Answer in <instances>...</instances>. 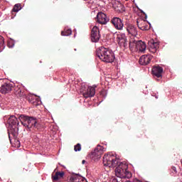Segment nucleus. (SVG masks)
I'll return each mask as SVG.
<instances>
[{
    "instance_id": "obj_30",
    "label": "nucleus",
    "mask_w": 182,
    "mask_h": 182,
    "mask_svg": "<svg viewBox=\"0 0 182 182\" xmlns=\"http://www.w3.org/2000/svg\"><path fill=\"white\" fill-rule=\"evenodd\" d=\"M74 150L75 151H80V150H82V145H80V144H77L74 146Z\"/></svg>"
},
{
    "instance_id": "obj_32",
    "label": "nucleus",
    "mask_w": 182,
    "mask_h": 182,
    "mask_svg": "<svg viewBox=\"0 0 182 182\" xmlns=\"http://www.w3.org/2000/svg\"><path fill=\"white\" fill-rule=\"evenodd\" d=\"M109 182H119V180H117V178L112 176L110 179H109Z\"/></svg>"
},
{
    "instance_id": "obj_7",
    "label": "nucleus",
    "mask_w": 182,
    "mask_h": 182,
    "mask_svg": "<svg viewBox=\"0 0 182 182\" xmlns=\"http://www.w3.org/2000/svg\"><path fill=\"white\" fill-rule=\"evenodd\" d=\"M104 151H106V149L102 145H97V147L92 151L90 154V158L94 161H97L102 157Z\"/></svg>"
},
{
    "instance_id": "obj_21",
    "label": "nucleus",
    "mask_w": 182,
    "mask_h": 182,
    "mask_svg": "<svg viewBox=\"0 0 182 182\" xmlns=\"http://www.w3.org/2000/svg\"><path fill=\"white\" fill-rule=\"evenodd\" d=\"M113 8L115 11H118V12H124V6L122 4V3L117 1L113 4Z\"/></svg>"
},
{
    "instance_id": "obj_9",
    "label": "nucleus",
    "mask_w": 182,
    "mask_h": 182,
    "mask_svg": "<svg viewBox=\"0 0 182 182\" xmlns=\"http://www.w3.org/2000/svg\"><path fill=\"white\" fill-rule=\"evenodd\" d=\"M90 39L92 43H97L100 41V31L96 26L91 30Z\"/></svg>"
},
{
    "instance_id": "obj_1",
    "label": "nucleus",
    "mask_w": 182,
    "mask_h": 182,
    "mask_svg": "<svg viewBox=\"0 0 182 182\" xmlns=\"http://www.w3.org/2000/svg\"><path fill=\"white\" fill-rule=\"evenodd\" d=\"M21 124L26 128L27 132H41L43 126L36 117L21 114L19 117Z\"/></svg>"
},
{
    "instance_id": "obj_20",
    "label": "nucleus",
    "mask_w": 182,
    "mask_h": 182,
    "mask_svg": "<svg viewBox=\"0 0 182 182\" xmlns=\"http://www.w3.org/2000/svg\"><path fill=\"white\" fill-rule=\"evenodd\" d=\"M136 23L139 29L141 31H149L150 29V26L145 21H142L140 23H139V21H136Z\"/></svg>"
},
{
    "instance_id": "obj_27",
    "label": "nucleus",
    "mask_w": 182,
    "mask_h": 182,
    "mask_svg": "<svg viewBox=\"0 0 182 182\" xmlns=\"http://www.w3.org/2000/svg\"><path fill=\"white\" fill-rule=\"evenodd\" d=\"M171 176H176L177 175V168L176 166H171L170 169Z\"/></svg>"
},
{
    "instance_id": "obj_3",
    "label": "nucleus",
    "mask_w": 182,
    "mask_h": 182,
    "mask_svg": "<svg viewBox=\"0 0 182 182\" xmlns=\"http://www.w3.org/2000/svg\"><path fill=\"white\" fill-rule=\"evenodd\" d=\"M115 175L119 178H132V172L129 171V166L124 162H118L115 166Z\"/></svg>"
},
{
    "instance_id": "obj_11",
    "label": "nucleus",
    "mask_w": 182,
    "mask_h": 182,
    "mask_svg": "<svg viewBox=\"0 0 182 182\" xmlns=\"http://www.w3.org/2000/svg\"><path fill=\"white\" fill-rule=\"evenodd\" d=\"M110 19L107 18V15L106 14L100 11L97 14V21L98 23H100V25H106L107 22H109Z\"/></svg>"
},
{
    "instance_id": "obj_19",
    "label": "nucleus",
    "mask_w": 182,
    "mask_h": 182,
    "mask_svg": "<svg viewBox=\"0 0 182 182\" xmlns=\"http://www.w3.org/2000/svg\"><path fill=\"white\" fill-rule=\"evenodd\" d=\"M70 181H71V182H87V181L85 178V177L80 176V174L73 175L70 178Z\"/></svg>"
},
{
    "instance_id": "obj_29",
    "label": "nucleus",
    "mask_w": 182,
    "mask_h": 182,
    "mask_svg": "<svg viewBox=\"0 0 182 182\" xmlns=\"http://www.w3.org/2000/svg\"><path fill=\"white\" fill-rule=\"evenodd\" d=\"M100 95L102 97H105L107 96V91L106 90H102L101 92H100Z\"/></svg>"
},
{
    "instance_id": "obj_10",
    "label": "nucleus",
    "mask_w": 182,
    "mask_h": 182,
    "mask_svg": "<svg viewBox=\"0 0 182 182\" xmlns=\"http://www.w3.org/2000/svg\"><path fill=\"white\" fill-rule=\"evenodd\" d=\"M111 23L113 25L114 28L117 29V31H123V27L124 26V23H123V19L119 17L114 16L111 21Z\"/></svg>"
},
{
    "instance_id": "obj_26",
    "label": "nucleus",
    "mask_w": 182,
    "mask_h": 182,
    "mask_svg": "<svg viewBox=\"0 0 182 182\" xmlns=\"http://www.w3.org/2000/svg\"><path fill=\"white\" fill-rule=\"evenodd\" d=\"M22 9V4H16L14 5L11 12H19Z\"/></svg>"
},
{
    "instance_id": "obj_5",
    "label": "nucleus",
    "mask_w": 182,
    "mask_h": 182,
    "mask_svg": "<svg viewBox=\"0 0 182 182\" xmlns=\"http://www.w3.org/2000/svg\"><path fill=\"white\" fill-rule=\"evenodd\" d=\"M103 164L105 167L114 168L119 164V159L112 153H109L104 156Z\"/></svg>"
},
{
    "instance_id": "obj_23",
    "label": "nucleus",
    "mask_w": 182,
    "mask_h": 182,
    "mask_svg": "<svg viewBox=\"0 0 182 182\" xmlns=\"http://www.w3.org/2000/svg\"><path fill=\"white\" fill-rule=\"evenodd\" d=\"M65 176V172L63 171H57L55 176H52L53 181H58L60 178H63Z\"/></svg>"
},
{
    "instance_id": "obj_22",
    "label": "nucleus",
    "mask_w": 182,
    "mask_h": 182,
    "mask_svg": "<svg viewBox=\"0 0 182 182\" xmlns=\"http://www.w3.org/2000/svg\"><path fill=\"white\" fill-rule=\"evenodd\" d=\"M26 100L33 106H38V98L35 95H28L26 97Z\"/></svg>"
},
{
    "instance_id": "obj_17",
    "label": "nucleus",
    "mask_w": 182,
    "mask_h": 182,
    "mask_svg": "<svg viewBox=\"0 0 182 182\" xmlns=\"http://www.w3.org/2000/svg\"><path fill=\"white\" fill-rule=\"evenodd\" d=\"M135 46H136V50H139L141 53H144L147 48L146 43L142 41H136Z\"/></svg>"
},
{
    "instance_id": "obj_18",
    "label": "nucleus",
    "mask_w": 182,
    "mask_h": 182,
    "mask_svg": "<svg viewBox=\"0 0 182 182\" xmlns=\"http://www.w3.org/2000/svg\"><path fill=\"white\" fill-rule=\"evenodd\" d=\"M118 43L119 46H123V48H127V38L124 33L118 35Z\"/></svg>"
},
{
    "instance_id": "obj_2",
    "label": "nucleus",
    "mask_w": 182,
    "mask_h": 182,
    "mask_svg": "<svg viewBox=\"0 0 182 182\" xmlns=\"http://www.w3.org/2000/svg\"><path fill=\"white\" fill-rule=\"evenodd\" d=\"M95 53L97 58H99L102 62H105V63H112V62H114V59H116L113 50L103 46L98 48Z\"/></svg>"
},
{
    "instance_id": "obj_24",
    "label": "nucleus",
    "mask_w": 182,
    "mask_h": 182,
    "mask_svg": "<svg viewBox=\"0 0 182 182\" xmlns=\"http://www.w3.org/2000/svg\"><path fill=\"white\" fill-rule=\"evenodd\" d=\"M72 35V29L65 28L64 31L61 32L62 36H70Z\"/></svg>"
},
{
    "instance_id": "obj_14",
    "label": "nucleus",
    "mask_w": 182,
    "mask_h": 182,
    "mask_svg": "<svg viewBox=\"0 0 182 182\" xmlns=\"http://www.w3.org/2000/svg\"><path fill=\"white\" fill-rule=\"evenodd\" d=\"M127 32L131 36L136 37L139 34V31H137V27L133 24H129L127 26Z\"/></svg>"
},
{
    "instance_id": "obj_33",
    "label": "nucleus",
    "mask_w": 182,
    "mask_h": 182,
    "mask_svg": "<svg viewBox=\"0 0 182 182\" xmlns=\"http://www.w3.org/2000/svg\"><path fill=\"white\" fill-rule=\"evenodd\" d=\"M85 163H86V161L85 160H82V164H85Z\"/></svg>"
},
{
    "instance_id": "obj_6",
    "label": "nucleus",
    "mask_w": 182,
    "mask_h": 182,
    "mask_svg": "<svg viewBox=\"0 0 182 182\" xmlns=\"http://www.w3.org/2000/svg\"><path fill=\"white\" fill-rule=\"evenodd\" d=\"M80 92L85 99H87V97H93V96L96 95V86L89 87L85 84H82Z\"/></svg>"
},
{
    "instance_id": "obj_12",
    "label": "nucleus",
    "mask_w": 182,
    "mask_h": 182,
    "mask_svg": "<svg viewBox=\"0 0 182 182\" xmlns=\"http://www.w3.org/2000/svg\"><path fill=\"white\" fill-rule=\"evenodd\" d=\"M149 49L151 53H156L159 48L160 43L157 41H154V39L148 42Z\"/></svg>"
},
{
    "instance_id": "obj_34",
    "label": "nucleus",
    "mask_w": 182,
    "mask_h": 182,
    "mask_svg": "<svg viewBox=\"0 0 182 182\" xmlns=\"http://www.w3.org/2000/svg\"><path fill=\"white\" fill-rule=\"evenodd\" d=\"M9 48H13V46H9Z\"/></svg>"
},
{
    "instance_id": "obj_15",
    "label": "nucleus",
    "mask_w": 182,
    "mask_h": 182,
    "mask_svg": "<svg viewBox=\"0 0 182 182\" xmlns=\"http://www.w3.org/2000/svg\"><path fill=\"white\" fill-rule=\"evenodd\" d=\"M163 68L160 67V65L154 66L152 68V75L155 77H163Z\"/></svg>"
},
{
    "instance_id": "obj_31",
    "label": "nucleus",
    "mask_w": 182,
    "mask_h": 182,
    "mask_svg": "<svg viewBox=\"0 0 182 182\" xmlns=\"http://www.w3.org/2000/svg\"><path fill=\"white\" fill-rule=\"evenodd\" d=\"M151 96L155 97L156 99H159V92H152L151 93Z\"/></svg>"
},
{
    "instance_id": "obj_25",
    "label": "nucleus",
    "mask_w": 182,
    "mask_h": 182,
    "mask_svg": "<svg viewBox=\"0 0 182 182\" xmlns=\"http://www.w3.org/2000/svg\"><path fill=\"white\" fill-rule=\"evenodd\" d=\"M136 42H137V41H136V40H132V41H129V49H130V50H132V52H134L136 50Z\"/></svg>"
},
{
    "instance_id": "obj_13",
    "label": "nucleus",
    "mask_w": 182,
    "mask_h": 182,
    "mask_svg": "<svg viewBox=\"0 0 182 182\" xmlns=\"http://www.w3.org/2000/svg\"><path fill=\"white\" fill-rule=\"evenodd\" d=\"M13 89L14 90V95H16L17 97H23V96H25V90H23L21 85H14Z\"/></svg>"
},
{
    "instance_id": "obj_35",
    "label": "nucleus",
    "mask_w": 182,
    "mask_h": 182,
    "mask_svg": "<svg viewBox=\"0 0 182 182\" xmlns=\"http://www.w3.org/2000/svg\"><path fill=\"white\" fill-rule=\"evenodd\" d=\"M141 12L143 14L144 11H141Z\"/></svg>"
},
{
    "instance_id": "obj_4",
    "label": "nucleus",
    "mask_w": 182,
    "mask_h": 182,
    "mask_svg": "<svg viewBox=\"0 0 182 182\" xmlns=\"http://www.w3.org/2000/svg\"><path fill=\"white\" fill-rule=\"evenodd\" d=\"M8 123L9 139V141H11L12 139H11V134H12L14 137H16V136H18V132H19V120H18V118H16V117L11 115L8 119Z\"/></svg>"
},
{
    "instance_id": "obj_16",
    "label": "nucleus",
    "mask_w": 182,
    "mask_h": 182,
    "mask_svg": "<svg viewBox=\"0 0 182 182\" xmlns=\"http://www.w3.org/2000/svg\"><path fill=\"white\" fill-rule=\"evenodd\" d=\"M153 57L151 55H142L139 58V65L142 66H146V65H149Z\"/></svg>"
},
{
    "instance_id": "obj_8",
    "label": "nucleus",
    "mask_w": 182,
    "mask_h": 182,
    "mask_svg": "<svg viewBox=\"0 0 182 182\" xmlns=\"http://www.w3.org/2000/svg\"><path fill=\"white\" fill-rule=\"evenodd\" d=\"M12 89H14V84L6 82V80L0 79V93L6 95L12 92Z\"/></svg>"
},
{
    "instance_id": "obj_28",
    "label": "nucleus",
    "mask_w": 182,
    "mask_h": 182,
    "mask_svg": "<svg viewBox=\"0 0 182 182\" xmlns=\"http://www.w3.org/2000/svg\"><path fill=\"white\" fill-rule=\"evenodd\" d=\"M5 49V45L4 44V37H0V52Z\"/></svg>"
}]
</instances>
